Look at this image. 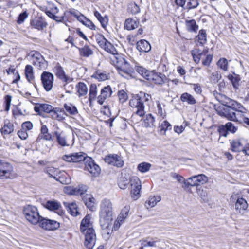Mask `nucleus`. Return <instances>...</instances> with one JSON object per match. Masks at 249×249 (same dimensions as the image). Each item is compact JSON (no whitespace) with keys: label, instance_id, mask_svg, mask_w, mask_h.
<instances>
[{"label":"nucleus","instance_id":"f257e3e1","mask_svg":"<svg viewBox=\"0 0 249 249\" xmlns=\"http://www.w3.org/2000/svg\"><path fill=\"white\" fill-rule=\"evenodd\" d=\"M101 48L112 54L111 59L116 68L118 72L122 76L129 79L132 77L133 70L129 64L124 58L120 56L113 45L104 36L98 42Z\"/></svg>","mask_w":249,"mask_h":249},{"label":"nucleus","instance_id":"f03ea898","mask_svg":"<svg viewBox=\"0 0 249 249\" xmlns=\"http://www.w3.org/2000/svg\"><path fill=\"white\" fill-rule=\"evenodd\" d=\"M90 219L91 216L87 215L82 220L80 225L81 232L85 235L84 244L88 249H93L96 239Z\"/></svg>","mask_w":249,"mask_h":249},{"label":"nucleus","instance_id":"7ed1b4c3","mask_svg":"<svg viewBox=\"0 0 249 249\" xmlns=\"http://www.w3.org/2000/svg\"><path fill=\"white\" fill-rule=\"evenodd\" d=\"M241 107H237V108L218 107L216 109L217 114L222 117L227 118L230 121L238 122L239 124L244 123L247 117L244 115L246 109L240 104Z\"/></svg>","mask_w":249,"mask_h":249},{"label":"nucleus","instance_id":"20e7f679","mask_svg":"<svg viewBox=\"0 0 249 249\" xmlns=\"http://www.w3.org/2000/svg\"><path fill=\"white\" fill-rule=\"evenodd\" d=\"M100 223L103 229L108 228L111 224L113 216V206L110 200L103 199L100 204Z\"/></svg>","mask_w":249,"mask_h":249},{"label":"nucleus","instance_id":"39448f33","mask_svg":"<svg viewBox=\"0 0 249 249\" xmlns=\"http://www.w3.org/2000/svg\"><path fill=\"white\" fill-rule=\"evenodd\" d=\"M151 98V95L144 92L141 91L134 95L129 100L130 106L135 109V113L142 117L145 114L144 103L148 101Z\"/></svg>","mask_w":249,"mask_h":249},{"label":"nucleus","instance_id":"423d86ee","mask_svg":"<svg viewBox=\"0 0 249 249\" xmlns=\"http://www.w3.org/2000/svg\"><path fill=\"white\" fill-rule=\"evenodd\" d=\"M23 213L26 219L33 224H39L42 217L39 215L36 207L27 205L23 209Z\"/></svg>","mask_w":249,"mask_h":249},{"label":"nucleus","instance_id":"0eeeda50","mask_svg":"<svg viewBox=\"0 0 249 249\" xmlns=\"http://www.w3.org/2000/svg\"><path fill=\"white\" fill-rule=\"evenodd\" d=\"M55 137L56 142L62 147L72 146L74 143V135L72 133L56 131Z\"/></svg>","mask_w":249,"mask_h":249},{"label":"nucleus","instance_id":"6e6552de","mask_svg":"<svg viewBox=\"0 0 249 249\" xmlns=\"http://www.w3.org/2000/svg\"><path fill=\"white\" fill-rule=\"evenodd\" d=\"M208 181V178L204 174H199L192 176L188 178L186 181L184 182V185L186 187L197 186L207 183Z\"/></svg>","mask_w":249,"mask_h":249},{"label":"nucleus","instance_id":"1a4fd4ad","mask_svg":"<svg viewBox=\"0 0 249 249\" xmlns=\"http://www.w3.org/2000/svg\"><path fill=\"white\" fill-rule=\"evenodd\" d=\"M129 182L131 186V196L134 200H137L140 196L141 181L137 177L134 176L130 178Z\"/></svg>","mask_w":249,"mask_h":249},{"label":"nucleus","instance_id":"9d476101","mask_svg":"<svg viewBox=\"0 0 249 249\" xmlns=\"http://www.w3.org/2000/svg\"><path fill=\"white\" fill-rule=\"evenodd\" d=\"M231 149L232 151L237 152L242 151L245 155H249L246 149V141L243 139L233 140L231 142Z\"/></svg>","mask_w":249,"mask_h":249},{"label":"nucleus","instance_id":"9b49d317","mask_svg":"<svg viewBox=\"0 0 249 249\" xmlns=\"http://www.w3.org/2000/svg\"><path fill=\"white\" fill-rule=\"evenodd\" d=\"M85 170L88 171L92 176H98L101 171L100 167L96 164L91 158H87L85 162Z\"/></svg>","mask_w":249,"mask_h":249},{"label":"nucleus","instance_id":"f8f14e48","mask_svg":"<svg viewBox=\"0 0 249 249\" xmlns=\"http://www.w3.org/2000/svg\"><path fill=\"white\" fill-rule=\"evenodd\" d=\"M216 98L217 100L223 106H225L224 108H237V107L240 106V104L237 103L235 101L229 98L227 96L219 94Z\"/></svg>","mask_w":249,"mask_h":249},{"label":"nucleus","instance_id":"ddd939ff","mask_svg":"<svg viewBox=\"0 0 249 249\" xmlns=\"http://www.w3.org/2000/svg\"><path fill=\"white\" fill-rule=\"evenodd\" d=\"M42 85L47 91H50L53 83V75L49 72L44 71L41 75Z\"/></svg>","mask_w":249,"mask_h":249},{"label":"nucleus","instance_id":"4468645a","mask_svg":"<svg viewBox=\"0 0 249 249\" xmlns=\"http://www.w3.org/2000/svg\"><path fill=\"white\" fill-rule=\"evenodd\" d=\"M105 161L108 164L122 167L124 165V161L122 158L117 154H109L105 158Z\"/></svg>","mask_w":249,"mask_h":249},{"label":"nucleus","instance_id":"2eb2a0df","mask_svg":"<svg viewBox=\"0 0 249 249\" xmlns=\"http://www.w3.org/2000/svg\"><path fill=\"white\" fill-rule=\"evenodd\" d=\"M39 226L47 230H54L59 227V223L56 221L43 218L42 217L39 222Z\"/></svg>","mask_w":249,"mask_h":249},{"label":"nucleus","instance_id":"dca6fc26","mask_svg":"<svg viewBox=\"0 0 249 249\" xmlns=\"http://www.w3.org/2000/svg\"><path fill=\"white\" fill-rule=\"evenodd\" d=\"M112 91L110 86H105L100 91V94L97 97V102L100 105H103L105 101L110 97Z\"/></svg>","mask_w":249,"mask_h":249},{"label":"nucleus","instance_id":"f3484780","mask_svg":"<svg viewBox=\"0 0 249 249\" xmlns=\"http://www.w3.org/2000/svg\"><path fill=\"white\" fill-rule=\"evenodd\" d=\"M54 72L56 76L63 82L68 83L72 81L71 78L65 74L63 68L59 64L55 66Z\"/></svg>","mask_w":249,"mask_h":249},{"label":"nucleus","instance_id":"a211bd4d","mask_svg":"<svg viewBox=\"0 0 249 249\" xmlns=\"http://www.w3.org/2000/svg\"><path fill=\"white\" fill-rule=\"evenodd\" d=\"M44 206L46 208L50 211L55 212L59 215L63 213V212L61 209L60 203L56 201L48 200L45 203Z\"/></svg>","mask_w":249,"mask_h":249},{"label":"nucleus","instance_id":"6ab92c4d","mask_svg":"<svg viewBox=\"0 0 249 249\" xmlns=\"http://www.w3.org/2000/svg\"><path fill=\"white\" fill-rule=\"evenodd\" d=\"M30 24L32 27L38 30H43L48 25L47 22L42 17H36L31 20Z\"/></svg>","mask_w":249,"mask_h":249},{"label":"nucleus","instance_id":"aec40b11","mask_svg":"<svg viewBox=\"0 0 249 249\" xmlns=\"http://www.w3.org/2000/svg\"><path fill=\"white\" fill-rule=\"evenodd\" d=\"M149 78L150 79H148V80L153 81L155 84L157 85H162L168 80L164 74L161 73L153 72L152 71Z\"/></svg>","mask_w":249,"mask_h":249},{"label":"nucleus","instance_id":"412c9836","mask_svg":"<svg viewBox=\"0 0 249 249\" xmlns=\"http://www.w3.org/2000/svg\"><path fill=\"white\" fill-rule=\"evenodd\" d=\"M208 53V49L206 48L202 51L199 49H195L191 51V54L193 57L194 61L195 63L198 64L200 60L203 59L204 57Z\"/></svg>","mask_w":249,"mask_h":249},{"label":"nucleus","instance_id":"4be33fe9","mask_svg":"<svg viewBox=\"0 0 249 249\" xmlns=\"http://www.w3.org/2000/svg\"><path fill=\"white\" fill-rule=\"evenodd\" d=\"M65 112L64 110L59 107H54L50 117L53 120L62 121L65 119Z\"/></svg>","mask_w":249,"mask_h":249},{"label":"nucleus","instance_id":"5701e85b","mask_svg":"<svg viewBox=\"0 0 249 249\" xmlns=\"http://www.w3.org/2000/svg\"><path fill=\"white\" fill-rule=\"evenodd\" d=\"M248 208L247 201L243 198H237L235 204V209L239 213L243 214Z\"/></svg>","mask_w":249,"mask_h":249},{"label":"nucleus","instance_id":"b1692460","mask_svg":"<svg viewBox=\"0 0 249 249\" xmlns=\"http://www.w3.org/2000/svg\"><path fill=\"white\" fill-rule=\"evenodd\" d=\"M136 47L139 52L143 53L148 52L151 49L150 43L144 39L137 42Z\"/></svg>","mask_w":249,"mask_h":249},{"label":"nucleus","instance_id":"393cba45","mask_svg":"<svg viewBox=\"0 0 249 249\" xmlns=\"http://www.w3.org/2000/svg\"><path fill=\"white\" fill-rule=\"evenodd\" d=\"M34 64L40 70L46 69L48 66L47 62L39 54L34 58Z\"/></svg>","mask_w":249,"mask_h":249},{"label":"nucleus","instance_id":"a878e982","mask_svg":"<svg viewBox=\"0 0 249 249\" xmlns=\"http://www.w3.org/2000/svg\"><path fill=\"white\" fill-rule=\"evenodd\" d=\"M14 131V125L9 120L4 121L3 126L0 129L2 135H8Z\"/></svg>","mask_w":249,"mask_h":249},{"label":"nucleus","instance_id":"bb28decb","mask_svg":"<svg viewBox=\"0 0 249 249\" xmlns=\"http://www.w3.org/2000/svg\"><path fill=\"white\" fill-rule=\"evenodd\" d=\"M185 26L187 30L190 32L196 33L198 29V26L194 19L186 20Z\"/></svg>","mask_w":249,"mask_h":249},{"label":"nucleus","instance_id":"cd10ccee","mask_svg":"<svg viewBox=\"0 0 249 249\" xmlns=\"http://www.w3.org/2000/svg\"><path fill=\"white\" fill-rule=\"evenodd\" d=\"M139 23L138 20L129 18L125 21L124 28L128 30H133L139 27Z\"/></svg>","mask_w":249,"mask_h":249},{"label":"nucleus","instance_id":"c85d7f7f","mask_svg":"<svg viewBox=\"0 0 249 249\" xmlns=\"http://www.w3.org/2000/svg\"><path fill=\"white\" fill-rule=\"evenodd\" d=\"M64 206L67 209L68 211L74 216H76L78 214V212L77 211V205L74 202L68 203L64 202Z\"/></svg>","mask_w":249,"mask_h":249},{"label":"nucleus","instance_id":"c756f323","mask_svg":"<svg viewBox=\"0 0 249 249\" xmlns=\"http://www.w3.org/2000/svg\"><path fill=\"white\" fill-rule=\"evenodd\" d=\"M97 87L95 84H91L89 88V101L90 104L94 101L97 98Z\"/></svg>","mask_w":249,"mask_h":249},{"label":"nucleus","instance_id":"7c9ffc66","mask_svg":"<svg viewBox=\"0 0 249 249\" xmlns=\"http://www.w3.org/2000/svg\"><path fill=\"white\" fill-rule=\"evenodd\" d=\"M77 92L79 97L87 95L88 89L87 85L83 82H79L76 86Z\"/></svg>","mask_w":249,"mask_h":249},{"label":"nucleus","instance_id":"2f4dec72","mask_svg":"<svg viewBox=\"0 0 249 249\" xmlns=\"http://www.w3.org/2000/svg\"><path fill=\"white\" fill-rule=\"evenodd\" d=\"M53 108L54 107L50 105L46 104H41L39 105L38 107H35V110L36 112H38L39 111H43L44 112L49 113L50 115Z\"/></svg>","mask_w":249,"mask_h":249},{"label":"nucleus","instance_id":"473e14b6","mask_svg":"<svg viewBox=\"0 0 249 249\" xmlns=\"http://www.w3.org/2000/svg\"><path fill=\"white\" fill-rule=\"evenodd\" d=\"M88 189V187L84 185H79L76 187L71 188V193L75 195H82L85 193Z\"/></svg>","mask_w":249,"mask_h":249},{"label":"nucleus","instance_id":"72a5a7b5","mask_svg":"<svg viewBox=\"0 0 249 249\" xmlns=\"http://www.w3.org/2000/svg\"><path fill=\"white\" fill-rule=\"evenodd\" d=\"M228 78L231 82L232 86L235 89H238L241 80V78L239 75L235 73H233V74H229Z\"/></svg>","mask_w":249,"mask_h":249},{"label":"nucleus","instance_id":"f704fd0d","mask_svg":"<svg viewBox=\"0 0 249 249\" xmlns=\"http://www.w3.org/2000/svg\"><path fill=\"white\" fill-rule=\"evenodd\" d=\"M25 74L27 80L31 83L34 81L33 68L32 66L27 65L25 69Z\"/></svg>","mask_w":249,"mask_h":249},{"label":"nucleus","instance_id":"c9c22d12","mask_svg":"<svg viewBox=\"0 0 249 249\" xmlns=\"http://www.w3.org/2000/svg\"><path fill=\"white\" fill-rule=\"evenodd\" d=\"M135 69L138 72V73H139L146 79L148 80L150 79L149 76L152 71H149L145 68L138 65L135 66Z\"/></svg>","mask_w":249,"mask_h":249},{"label":"nucleus","instance_id":"e433bc0d","mask_svg":"<svg viewBox=\"0 0 249 249\" xmlns=\"http://www.w3.org/2000/svg\"><path fill=\"white\" fill-rule=\"evenodd\" d=\"M180 100L183 102H187L190 105H194L196 103L195 98L190 94L185 92L181 94Z\"/></svg>","mask_w":249,"mask_h":249},{"label":"nucleus","instance_id":"4c0bfd02","mask_svg":"<svg viewBox=\"0 0 249 249\" xmlns=\"http://www.w3.org/2000/svg\"><path fill=\"white\" fill-rule=\"evenodd\" d=\"M72 157L73 162H79L83 161L85 163L87 158L89 157L87 156L86 154L80 152L72 153Z\"/></svg>","mask_w":249,"mask_h":249},{"label":"nucleus","instance_id":"58836bf2","mask_svg":"<svg viewBox=\"0 0 249 249\" xmlns=\"http://www.w3.org/2000/svg\"><path fill=\"white\" fill-rule=\"evenodd\" d=\"M44 172L48 175L49 177L56 179L57 177L61 173L58 169L53 167L46 168L44 170Z\"/></svg>","mask_w":249,"mask_h":249},{"label":"nucleus","instance_id":"ea45409f","mask_svg":"<svg viewBox=\"0 0 249 249\" xmlns=\"http://www.w3.org/2000/svg\"><path fill=\"white\" fill-rule=\"evenodd\" d=\"M0 169L3 171L7 178L10 175V173L12 171V167L7 162H3L0 161Z\"/></svg>","mask_w":249,"mask_h":249},{"label":"nucleus","instance_id":"a19ab883","mask_svg":"<svg viewBox=\"0 0 249 249\" xmlns=\"http://www.w3.org/2000/svg\"><path fill=\"white\" fill-rule=\"evenodd\" d=\"M78 50L80 55L85 57H89L93 53V51L87 45H85L82 48H79Z\"/></svg>","mask_w":249,"mask_h":249},{"label":"nucleus","instance_id":"79ce46f5","mask_svg":"<svg viewBox=\"0 0 249 249\" xmlns=\"http://www.w3.org/2000/svg\"><path fill=\"white\" fill-rule=\"evenodd\" d=\"M45 12V13L46 14V15L49 17H50L51 18L55 20L56 22H61L64 20V16L65 15V13L62 15L59 16L53 15L50 9L49 10H48V9L46 10Z\"/></svg>","mask_w":249,"mask_h":249},{"label":"nucleus","instance_id":"37998d69","mask_svg":"<svg viewBox=\"0 0 249 249\" xmlns=\"http://www.w3.org/2000/svg\"><path fill=\"white\" fill-rule=\"evenodd\" d=\"M142 247L141 248H142V249L144 247H155L157 241L155 240H153V239H150L149 237H147L144 239H142L140 241Z\"/></svg>","mask_w":249,"mask_h":249},{"label":"nucleus","instance_id":"c03bdc74","mask_svg":"<svg viewBox=\"0 0 249 249\" xmlns=\"http://www.w3.org/2000/svg\"><path fill=\"white\" fill-rule=\"evenodd\" d=\"M223 127L226 131L224 132V133L223 134L224 137L227 136V132L235 133L237 130V127L231 122L227 123Z\"/></svg>","mask_w":249,"mask_h":249},{"label":"nucleus","instance_id":"a18cd8bd","mask_svg":"<svg viewBox=\"0 0 249 249\" xmlns=\"http://www.w3.org/2000/svg\"><path fill=\"white\" fill-rule=\"evenodd\" d=\"M159 127L160 132L165 135L166 131L171 130L172 125L167 121L165 120L160 123Z\"/></svg>","mask_w":249,"mask_h":249},{"label":"nucleus","instance_id":"49530a36","mask_svg":"<svg viewBox=\"0 0 249 249\" xmlns=\"http://www.w3.org/2000/svg\"><path fill=\"white\" fill-rule=\"evenodd\" d=\"M64 108L70 114L75 115L78 113L76 107L71 103H66L64 105Z\"/></svg>","mask_w":249,"mask_h":249},{"label":"nucleus","instance_id":"de8ad7c7","mask_svg":"<svg viewBox=\"0 0 249 249\" xmlns=\"http://www.w3.org/2000/svg\"><path fill=\"white\" fill-rule=\"evenodd\" d=\"M129 211L130 207L129 206H126L122 209L120 213L117 217L118 218V220L124 221L125 219L127 217Z\"/></svg>","mask_w":249,"mask_h":249},{"label":"nucleus","instance_id":"09e8293b","mask_svg":"<svg viewBox=\"0 0 249 249\" xmlns=\"http://www.w3.org/2000/svg\"><path fill=\"white\" fill-rule=\"evenodd\" d=\"M94 200L93 197L88 195H86V196L84 198L85 205L90 210H92L94 207Z\"/></svg>","mask_w":249,"mask_h":249},{"label":"nucleus","instance_id":"8fccbe9b","mask_svg":"<svg viewBox=\"0 0 249 249\" xmlns=\"http://www.w3.org/2000/svg\"><path fill=\"white\" fill-rule=\"evenodd\" d=\"M217 66L224 71H227L228 69V60L224 58H221L217 62Z\"/></svg>","mask_w":249,"mask_h":249},{"label":"nucleus","instance_id":"3c124183","mask_svg":"<svg viewBox=\"0 0 249 249\" xmlns=\"http://www.w3.org/2000/svg\"><path fill=\"white\" fill-rule=\"evenodd\" d=\"M151 167V165L150 163L143 162L138 164L137 169L142 173H146L150 170Z\"/></svg>","mask_w":249,"mask_h":249},{"label":"nucleus","instance_id":"603ef678","mask_svg":"<svg viewBox=\"0 0 249 249\" xmlns=\"http://www.w3.org/2000/svg\"><path fill=\"white\" fill-rule=\"evenodd\" d=\"M160 200L161 197L160 196H150L146 204H148L150 207H153Z\"/></svg>","mask_w":249,"mask_h":249},{"label":"nucleus","instance_id":"864d4df0","mask_svg":"<svg viewBox=\"0 0 249 249\" xmlns=\"http://www.w3.org/2000/svg\"><path fill=\"white\" fill-rule=\"evenodd\" d=\"M127 10L132 14L135 15L140 12V9L135 2H131L128 5Z\"/></svg>","mask_w":249,"mask_h":249},{"label":"nucleus","instance_id":"5fc2aeb1","mask_svg":"<svg viewBox=\"0 0 249 249\" xmlns=\"http://www.w3.org/2000/svg\"><path fill=\"white\" fill-rule=\"evenodd\" d=\"M55 179L63 184H68L71 182V179L67 177L65 173H63L61 176L58 175Z\"/></svg>","mask_w":249,"mask_h":249},{"label":"nucleus","instance_id":"6e6d98bb","mask_svg":"<svg viewBox=\"0 0 249 249\" xmlns=\"http://www.w3.org/2000/svg\"><path fill=\"white\" fill-rule=\"evenodd\" d=\"M197 37L201 44H203L205 43L207 41V34L206 30L204 29L200 30L199 32Z\"/></svg>","mask_w":249,"mask_h":249},{"label":"nucleus","instance_id":"4d7b16f0","mask_svg":"<svg viewBox=\"0 0 249 249\" xmlns=\"http://www.w3.org/2000/svg\"><path fill=\"white\" fill-rule=\"evenodd\" d=\"M198 0H187L186 9L190 10L196 8L199 5Z\"/></svg>","mask_w":249,"mask_h":249},{"label":"nucleus","instance_id":"13d9d810","mask_svg":"<svg viewBox=\"0 0 249 249\" xmlns=\"http://www.w3.org/2000/svg\"><path fill=\"white\" fill-rule=\"evenodd\" d=\"M52 139V136L51 134L49 132L47 133H40L36 138V141L39 142L41 140H44L46 141H50Z\"/></svg>","mask_w":249,"mask_h":249},{"label":"nucleus","instance_id":"bf43d9fd","mask_svg":"<svg viewBox=\"0 0 249 249\" xmlns=\"http://www.w3.org/2000/svg\"><path fill=\"white\" fill-rule=\"evenodd\" d=\"M118 96L120 102L122 103L125 102L128 98L127 93L124 90L119 91L118 92Z\"/></svg>","mask_w":249,"mask_h":249},{"label":"nucleus","instance_id":"052dcab7","mask_svg":"<svg viewBox=\"0 0 249 249\" xmlns=\"http://www.w3.org/2000/svg\"><path fill=\"white\" fill-rule=\"evenodd\" d=\"M157 113L158 115L164 118L166 116V112L162 108L161 105L160 103L159 102H157Z\"/></svg>","mask_w":249,"mask_h":249},{"label":"nucleus","instance_id":"680f3d73","mask_svg":"<svg viewBox=\"0 0 249 249\" xmlns=\"http://www.w3.org/2000/svg\"><path fill=\"white\" fill-rule=\"evenodd\" d=\"M129 181H128L126 178L122 177L118 182V185L121 189H125L127 188Z\"/></svg>","mask_w":249,"mask_h":249},{"label":"nucleus","instance_id":"e2e57ef3","mask_svg":"<svg viewBox=\"0 0 249 249\" xmlns=\"http://www.w3.org/2000/svg\"><path fill=\"white\" fill-rule=\"evenodd\" d=\"M12 101V96L10 95H7L4 97V110L8 111L10 109L11 103Z\"/></svg>","mask_w":249,"mask_h":249},{"label":"nucleus","instance_id":"0e129e2a","mask_svg":"<svg viewBox=\"0 0 249 249\" xmlns=\"http://www.w3.org/2000/svg\"><path fill=\"white\" fill-rule=\"evenodd\" d=\"M204 58L202 59V63L204 66H209L213 59V55L211 54H206Z\"/></svg>","mask_w":249,"mask_h":249},{"label":"nucleus","instance_id":"69168bd1","mask_svg":"<svg viewBox=\"0 0 249 249\" xmlns=\"http://www.w3.org/2000/svg\"><path fill=\"white\" fill-rule=\"evenodd\" d=\"M18 135L21 140H26L28 137L27 131L24 129H21L18 132Z\"/></svg>","mask_w":249,"mask_h":249},{"label":"nucleus","instance_id":"338daca9","mask_svg":"<svg viewBox=\"0 0 249 249\" xmlns=\"http://www.w3.org/2000/svg\"><path fill=\"white\" fill-rule=\"evenodd\" d=\"M27 17L28 14L26 11L21 13L18 18L17 23L19 24L22 23Z\"/></svg>","mask_w":249,"mask_h":249},{"label":"nucleus","instance_id":"774afa93","mask_svg":"<svg viewBox=\"0 0 249 249\" xmlns=\"http://www.w3.org/2000/svg\"><path fill=\"white\" fill-rule=\"evenodd\" d=\"M171 177L176 179L179 183H183L184 184V182L186 181V180L184 179L183 177L176 173H172Z\"/></svg>","mask_w":249,"mask_h":249}]
</instances>
